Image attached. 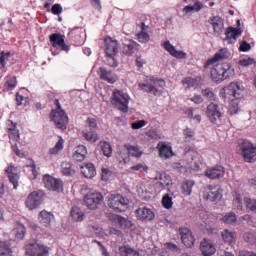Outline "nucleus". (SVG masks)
<instances>
[{
  "label": "nucleus",
  "mask_w": 256,
  "mask_h": 256,
  "mask_svg": "<svg viewBox=\"0 0 256 256\" xmlns=\"http://www.w3.org/2000/svg\"><path fill=\"white\" fill-rule=\"evenodd\" d=\"M235 75L231 64H214L212 65V69L210 71V76L212 81L215 83H221L225 81V79H229V77H233Z\"/></svg>",
  "instance_id": "1"
},
{
  "label": "nucleus",
  "mask_w": 256,
  "mask_h": 256,
  "mask_svg": "<svg viewBox=\"0 0 256 256\" xmlns=\"http://www.w3.org/2000/svg\"><path fill=\"white\" fill-rule=\"evenodd\" d=\"M110 101L118 111L129 113V101H131V97L123 90L114 89Z\"/></svg>",
  "instance_id": "2"
},
{
  "label": "nucleus",
  "mask_w": 256,
  "mask_h": 256,
  "mask_svg": "<svg viewBox=\"0 0 256 256\" xmlns=\"http://www.w3.org/2000/svg\"><path fill=\"white\" fill-rule=\"evenodd\" d=\"M58 109L52 110L50 113V119L55 123L57 129H61L65 131L67 129V124L69 123V117L67 113L63 109H61V104H59V100H57Z\"/></svg>",
  "instance_id": "3"
},
{
  "label": "nucleus",
  "mask_w": 256,
  "mask_h": 256,
  "mask_svg": "<svg viewBox=\"0 0 256 256\" xmlns=\"http://www.w3.org/2000/svg\"><path fill=\"white\" fill-rule=\"evenodd\" d=\"M241 155L247 163L256 161V145L249 140H243L239 145Z\"/></svg>",
  "instance_id": "4"
},
{
  "label": "nucleus",
  "mask_w": 256,
  "mask_h": 256,
  "mask_svg": "<svg viewBox=\"0 0 256 256\" xmlns=\"http://www.w3.org/2000/svg\"><path fill=\"white\" fill-rule=\"evenodd\" d=\"M129 205V199L123 197L121 194L111 195L108 199V207L117 213H123Z\"/></svg>",
  "instance_id": "5"
},
{
  "label": "nucleus",
  "mask_w": 256,
  "mask_h": 256,
  "mask_svg": "<svg viewBox=\"0 0 256 256\" xmlns=\"http://www.w3.org/2000/svg\"><path fill=\"white\" fill-rule=\"evenodd\" d=\"M203 197L206 201L214 203V201H221L223 197V189L221 186L210 184L204 189Z\"/></svg>",
  "instance_id": "6"
},
{
  "label": "nucleus",
  "mask_w": 256,
  "mask_h": 256,
  "mask_svg": "<svg viewBox=\"0 0 256 256\" xmlns=\"http://www.w3.org/2000/svg\"><path fill=\"white\" fill-rule=\"evenodd\" d=\"M103 201V194L101 192H89L84 196V205L91 210L97 209Z\"/></svg>",
  "instance_id": "7"
},
{
  "label": "nucleus",
  "mask_w": 256,
  "mask_h": 256,
  "mask_svg": "<svg viewBox=\"0 0 256 256\" xmlns=\"http://www.w3.org/2000/svg\"><path fill=\"white\" fill-rule=\"evenodd\" d=\"M206 116L208 117L209 121L213 123V125H217L219 121H221V117H223V112H221L219 105L211 102L207 106Z\"/></svg>",
  "instance_id": "8"
},
{
  "label": "nucleus",
  "mask_w": 256,
  "mask_h": 256,
  "mask_svg": "<svg viewBox=\"0 0 256 256\" xmlns=\"http://www.w3.org/2000/svg\"><path fill=\"white\" fill-rule=\"evenodd\" d=\"M222 91L224 92V97L229 101H235V99H240L241 93H243V90H241V86L239 85V83L235 82L230 83L229 86L223 88Z\"/></svg>",
  "instance_id": "9"
},
{
  "label": "nucleus",
  "mask_w": 256,
  "mask_h": 256,
  "mask_svg": "<svg viewBox=\"0 0 256 256\" xmlns=\"http://www.w3.org/2000/svg\"><path fill=\"white\" fill-rule=\"evenodd\" d=\"M145 83H139L138 87L141 89V91H144V93H152V95L157 96L161 95L160 90L157 88L155 83H157L158 79L155 76H147ZM150 81V83H149ZM154 83V84H151Z\"/></svg>",
  "instance_id": "10"
},
{
  "label": "nucleus",
  "mask_w": 256,
  "mask_h": 256,
  "mask_svg": "<svg viewBox=\"0 0 256 256\" xmlns=\"http://www.w3.org/2000/svg\"><path fill=\"white\" fill-rule=\"evenodd\" d=\"M25 249L29 256H49V249L37 242L26 245Z\"/></svg>",
  "instance_id": "11"
},
{
  "label": "nucleus",
  "mask_w": 256,
  "mask_h": 256,
  "mask_svg": "<svg viewBox=\"0 0 256 256\" xmlns=\"http://www.w3.org/2000/svg\"><path fill=\"white\" fill-rule=\"evenodd\" d=\"M39 228L42 231H47V229H51V223H53V220L55 219V216L53 213L48 212L47 210H42L39 213Z\"/></svg>",
  "instance_id": "12"
},
{
  "label": "nucleus",
  "mask_w": 256,
  "mask_h": 256,
  "mask_svg": "<svg viewBox=\"0 0 256 256\" xmlns=\"http://www.w3.org/2000/svg\"><path fill=\"white\" fill-rule=\"evenodd\" d=\"M50 43L55 49H61V51H69V45L65 44V36L59 33H53L49 36Z\"/></svg>",
  "instance_id": "13"
},
{
  "label": "nucleus",
  "mask_w": 256,
  "mask_h": 256,
  "mask_svg": "<svg viewBox=\"0 0 256 256\" xmlns=\"http://www.w3.org/2000/svg\"><path fill=\"white\" fill-rule=\"evenodd\" d=\"M42 201H43V193L34 191L28 195L25 205L28 209L33 210V209H37V207L41 205Z\"/></svg>",
  "instance_id": "14"
},
{
  "label": "nucleus",
  "mask_w": 256,
  "mask_h": 256,
  "mask_svg": "<svg viewBox=\"0 0 256 256\" xmlns=\"http://www.w3.org/2000/svg\"><path fill=\"white\" fill-rule=\"evenodd\" d=\"M43 182L48 191H59L63 187L61 179L54 178L49 174L43 176Z\"/></svg>",
  "instance_id": "15"
},
{
  "label": "nucleus",
  "mask_w": 256,
  "mask_h": 256,
  "mask_svg": "<svg viewBox=\"0 0 256 256\" xmlns=\"http://www.w3.org/2000/svg\"><path fill=\"white\" fill-rule=\"evenodd\" d=\"M179 235L181 237L183 245H185V247H188V249L195 245V237L193 236V233H191V230L189 228L180 227Z\"/></svg>",
  "instance_id": "16"
},
{
  "label": "nucleus",
  "mask_w": 256,
  "mask_h": 256,
  "mask_svg": "<svg viewBox=\"0 0 256 256\" xmlns=\"http://www.w3.org/2000/svg\"><path fill=\"white\" fill-rule=\"evenodd\" d=\"M98 75L102 81H106V83H109L110 85L117 83V75L113 73V71L107 70L105 67H100L98 69Z\"/></svg>",
  "instance_id": "17"
},
{
  "label": "nucleus",
  "mask_w": 256,
  "mask_h": 256,
  "mask_svg": "<svg viewBox=\"0 0 256 256\" xmlns=\"http://www.w3.org/2000/svg\"><path fill=\"white\" fill-rule=\"evenodd\" d=\"M205 175L208 179H223V177H225V168L223 166L207 168Z\"/></svg>",
  "instance_id": "18"
},
{
  "label": "nucleus",
  "mask_w": 256,
  "mask_h": 256,
  "mask_svg": "<svg viewBox=\"0 0 256 256\" xmlns=\"http://www.w3.org/2000/svg\"><path fill=\"white\" fill-rule=\"evenodd\" d=\"M163 47L172 57H175L176 59H187V53L177 50L169 40L164 42Z\"/></svg>",
  "instance_id": "19"
},
{
  "label": "nucleus",
  "mask_w": 256,
  "mask_h": 256,
  "mask_svg": "<svg viewBox=\"0 0 256 256\" xmlns=\"http://www.w3.org/2000/svg\"><path fill=\"white\" fill-rule=\"evenodd\" d=\"M208 23L212 25L214 33L217 35H221L223 33V29L225 27V22L221 16H211L208 19Z\"/></svg>",
  "instance_id": "20"
},
{
  "label": "nucleus",
  "mask_w": 256,
  "mask_h": 256,
  "mask_svg": "<svg viewBox=\"0 0 256 256\" xmlns=\"http://www.w3.org/2000/svg\"><path fill=\"white\" fill-rule=\"evenodd\" d=\"M157 148L159 151V156L162 159H171V157L175 155V153H173V147L166 142H159Z\"/></svg>",
  "instance_id": "21"
},
{
  "label": "nucleus",
  "mask_w": 256,
  "mask_h": 256,
  "mask_svg": "<svg viewBox=\"0 0 256 256\" xmlns=\"http://www.w3.org/2000/svg\"><path fill=\"white\" fill-rule=\"evenodd\" d=\"M135 213L140 221H153L155 219V213L147 207L138 208Z\"/></svg>",
  "instance_id": "22"
},
{
  "label": "nucleus",
  "mask_w": 256,
  "mask_h": 256,
  "mask_svg": "<svg viewBox=\"0 0 256 256\" xmlns=\"http://www.w3.org/2000/svg\"><path fill=\"white\" fill-rule=\"evenodd\" d=\"M227 49H220L213 58H210L204 64V69H209L213 67L217 63V61H223V59H227Z\"/></svg>",
  "instance_id": "23"
},
{
  "label": "nucleus",
  "mask_w": 256,
  "mask_h": 256,
  "mask_svg": "<svg viewBox=\"0 0 256 256\" xmlns=\"http://www.w3.org/2000/svg\"><path fill=\"white\" fill-rule=\"evenodd\" d=\"M200 250L202 252V255L204 256H211L215 255L217 249L215 248V245H213V242L211 240L204 239L200 244Z\"/></svg>",
  "instance_id": "24"
},
{
  "label": "nucleus",
  "mask_w": 256,
  "mask_h": 256,
  "mask_svg": "<svg viewBox=\"0 0 256 256\" xmlns=\"http://www.w3.org/2000/svg\"><path fill=\"white\" fill-rule=\"evenodd\" d=\"M6 173L14 189H17V187H19V169H17L15 166H9L6 170Z\"/></svg>",
  "instance_id": "25"
},
{
  "label": "nucleus",
  "mask_w": 256,
  "mask_h": 256,
  "mask_svg": "<svg viewBox=\"0 0 256 256\" xmlns=\"http://www.w3.org/2000/svg\"><path fill=\"white\" fill-rule=\"evenodd\" d=\"M80 171L86 179H93L97 175V169L93 163H87L84 166H81Z\"/></svg>",
  "instance_id": "26"
},
{
  "label": "nucleus",
  "mask_w": 256,
  "mask_h": 256,
  "mask_svg": "<svg viewBox=\"0 0 256 256\" xmlns=\"http://www.w3.org/2000/svg\"><path fill=\"white\" fill-rule=\"evenodd\" d=\"M139 44L133 41L132 39H124L123 41V53L124 55H133L135 53V49Z\"/></svg>",
  "instance_id": "27"
},
{
  "label": "nucleus",
  "mask_w": 256,
  "mask_h": 256,
  "mask_svg": "<svg viewBox=\"0 0 256 256\" xmlns=\"http://www.w3.org/2000/svg\"><path fill=\"white\" fill-rule=\"evenodd\" d=\"M85 157H87V147L84 145H79L75 148V151L72 155L74 161H85Z\"/></svg>",
  "instance_id": "28"
},
{
  "label": "nucleus",
  "mask_w": 256,
  "mask_h": 256,
  "mask_svg": "<svg viewBox=\"0 0 256 256\" xmlns=\"http://www.w3.org/2000/svg\"><path fill=\"white\" fill-rule=\"evenodd\" d=\"M241 35H243L241 28H234L230 26L225 31L226 41H231V39L237 41L238 37H241Z\"/></svg>",
  "instance_id": "29"
},
{
  "label": "nucleus",
  "mask_w": 256,
  "mask_h": 256,
  "mask_svg": "<svg viewBox=\"0 0 256 256\" xmlns=\"http://www.w3.org/2000/svg\"><path fill=\"white\" fill-rule=\"evenodd\" d=\"M82 137L89 143H97L99 141V134L95 130L85 129L82 131Z\"/></svg>",
  "instance_id": "30"
},
{
  "label": "nucleus",
  "mask_w": 256,
  "mask_h": 256,
  "mask_svg": "<svg viewBox=\"0 0 256 256\" xmlns=\"http://www.w3.org/2000/svg\"><path fill=\"white\" fill-rule=\"evenodd\" d=\"M141 29H142L141 32L138 33V35H137V39H138L139 43H149V41L151 40V37L147 33L149 26L145 25V23L142 22Z\"/></svg>",
  "instance_id": "31"
},
{
  "label": "nucleus",
  "mask_w": 256,
  "mask_h": 256,
  "mask_svg": "<svg viewBox=\"0 0 256 256\" xmlns=\"http://www.w3.org/2000/svg\"><path fill=\"white\" fill-rule=\"evenodd\" d=\"M156 179L158 180L157 185L161 189V191H163V189H165L166 187H169V185H171L172 183L171 176L167 174H159Z\"/></svg>",
  "instance_id": "32"
},
{
  "label": "nucleus",
  "mask_w": 256,
  "mask_h": 256,
  "mask_svg": "<svg viewBox=\"0 0 256 256\" xmlns=\"http://www.w3.org/2000/svg\"><path fill=\"white\" fill-rule=\"evenodd\" d=\"M105 53L106 55H117L119 53V43H117V40H110L106 43Z\"/></svg>",
  "instance_id": "33"
},
{
  "label": "nucleus",
  "mask_w": 256,
  "mask_h": 256,
  "mask_svg": "<svg viewBox=\"0 0 256 256\" xmlns=\"http://www.w3.org/2000/svg\"><path fill=\"white\" fill-rule=\"evenodd\" d=\"M222 239L224 243H228L229 245H233L237 239V234L229 229H225L222 231Z\"/></svg>",
  "instance_id": "34"
},
{
  "label": "nucleus",
  "mask_w": 256,
  "mask_h": 256,
  "mask_svg": "<svg viewBox=\"0 0 256 256\" xmlns=\"http://www.w3.org/2000/svg\"><path fill=\"white\" fill-rule=\"evenodd\" d=\"M125 147L130 157H136V159H140V157H143V150H141L139 146H133L131 144H128Z\"/></svg>",
  "instance_id": "35"
},
{
  "label": "nucleus",
  "mask_w": 256,
  "mask_h": 256,
  "mask_svg": "<svg viewBox=\"0 0 256 256\" xmlns=\"http://www.w3.org/2000/svg\"><path fill=\"white\" fill-rule=\"evenodd\" d=\"M70 215L74 221L79 223L85 219V213L79 207H72Z\"/></svg>",
  "instance_id": "36"
},
{
  "label": "nucleus",
  "mask_w": 256,
  "mask_h": 256,
  "mask_svg": "<svg viewBox=\"0 0 256 256\" xmlns=\"http://www.w3.org/2000/svg\"><path fill=\"white\" fill-rule=\"evenodd\" d=\"M203 9V4L199 1H195L194 5H187L183 8V13L186 15L189 13H192V11H196V13H199Z\"/></svg>",
  "instance_id": "37"
},
{
  "label": "nucleus",
  "mask_w": 256,
  "mask_h": 256,
  "mask_svg": "<svg viewBox=\"0 0 256 256\" xmlns=\"http://www.w3.org/2000/svg\"><path fill=\"white\" fill-rule=\"evenodd\" d=\"M61 167H62L61 171L63 175L71 177L75 173V169L73 168V165L70 162H67V161L62 162Z\"/></svg>",
  "instance_id": "38"
},
{
  "label": "nucleus",
  "mask_w": 256,
  "mask_h": 256,
  "mask_svg": "<svg viewBox=\"0 0 256 256\" xmlns=\"http://www.w3.org/2000/svg\"><path fill=\"white\" fill-rule=\"evenodd\" d=\"M193 187H195V180H186L182 184V191L184 195H191L193 193Z\"/></svg>",
  "instance_id": "39"
},
{
  "label": "nucleus",
  "mask_w": 256,
  "mask_h": 256,
  "mask_svg": "<svg viewBox=\"0 0 256 256\" xmlns=\"http://www.w3.org/2000/svg\"><path fill=\"white\" fill-rule=\"evenodd\" d=\"M101 151L105 157H111L113 155V146L107 141L100 142Z\"/></svg>",
  "instance_id": "40"
},
{
  "label": "nucleus",
  "mask_w": 256,
  "mask_h": 256,
  "mask_svg": "<svg viewBox=\"0 0 256 256\" xmlns=\"http://www.w3.org/2000/svg\"><path fill=\"white\" fill-rule=\"evenodd\" d=\"M13 231L16 239H23V237H25V225L22 223H16Z\"/></svg>",
  "instance_id": "41"
},
{
  "label": "nucleus",
  "mask_w": 256,
  "mask_h": 256,
  "mask_svg": "<svg viewBox=\"0 0 256 256\" xmlns=\"http://www.w3.org/2000/svg\"><path fill=\"white\" fill-rule=\"evenodd\" d=\"M11 57V52H2L0 56V69L5 73L7 71V61Z\"/></svg>",
  "instance_id": "42"
},
{
  "label": "nucleus",
  "mask_w": 256,
  "mask_h": 256,
  "mask_svg": "<svg viewBox=\"0 0 256 256\" xmlns=\"http://www.w3.org/2000/svg\"><path fill=\"white\" fill-rule=\"evenodd\" d=\"M64 145H65V140L60 137V139L55 144V146L49 150L50 155H57V154H59V151H63Z\"/></svg>",
  "instance_id": "43"
},
{
  "label": "nucleus",
  "mask_w": 256,
  "mask_h": 256,
  "mask_svg": "<svg viewBox=\"0 0 256 256\" xmlns=\"http://www.w3.org/2000/svg\"><path fill=\"white\" fill-rule=\"evenodd\" d=\"M13 251L7 242H0V256H12Z\"/></svg>",
  "instance_id": "44"
},
{
  "label": "nucleus",
  "mask_w": 256,
  "mask_h": 256,
  "mask_svg": "<svg viewBox=\"0 0 256 256\" xmlns=\"http://www.w3.org/2000/svg\"><path fill=\"white\" fill-rule=\"evenodd\" d=\"M222 221L228 225H233V223H237V215L234 212L227 213L222 218Z\"/></svg>",
  "instance_id": "45"
},
{
  "label": "nucleus",
  "mask_w": 256,
  "mask_h": 256,
  "mask_svg": "<svg viewBox=\"0 0 256 256\" xmlns=\"http://www.w3.org/2000/svg\"><path fill=\"white\" fill-rule=\"evenodd\" d=\"M86 129H88V131H97V129H99V126L97 125V119L87 118Z\"/></svg>",
  "instance_id": "46"
},
{
  "label": "nucleus",
  "mask_w": 256,
  "mask_h": 256,
  "mask_svg": "<svg viewBox=\"0 0 256 256\" xmlns=\"http://www.w3.org/2000/svg\"><path fill=\"white\" fill-rule=\"evenodd\" d=\"M162 205L164 209H172L173 208V198L169 196V194H165L162 198Z\"/></svg>",
  "instance_id": "47"
},
{
  "label": "nucleus",
  "mask_w": 256,
  "mask_h": 256,
  "mask_svg": "<svg viewBox=\"0 0 256 256\" xmlns=\"http://www.w3.org/2000/svg\"><path fill=\"white\" fill-rule=\"evenodd\" d=\"M233 205L235 209H238V211L243 210V199L241 198V195L238 193H235Z\"/></svg>",
  "instance_id": "48"
},
{
  "label": "nucleus",
  "mask_w": 256,
  "mask_h": 256,
  "mask_svg": "<svg viewBox=\"0 0 256 256\" xmlns=\"http://www.w3.org/2000/svg\"><path fill=\"white\" fill-rule=\"evenodd\" d=\"M244 201L246 203V209H248V211H252V213H256V200L245 198Z\"/></svg>",
  "instance_id": "49"
},
{
  "label": "nucleus",
  "mask_w": 256,
  "mask_h": 256,
  "mask_svg": "<svg viewBox=\"0 0 256 256\" xmlns=\"http://www.w3.org/2000/svg\"><path fill=\"white\" fill-rule=\"evenodd\" d=\"M6 86L10 91H13L17 87V77L9 76L6 79Z\"/></svg>",
  "instance_id": "50"
},
{
  "label": "nucleus",
  "mask_w": 256,
  "mask_h": 256,
  "mask_svg": "<svg viewBox=\"0 0 256 256\" xmlns=\"http://www.w3.org/2000/svg\"><path fill=\"white\" fill-rule=\"evenodd\" d=\"M202 95L209 101H215V93L213 92V90L211 88H206V89L202 90Z\"/></svg>",
  "instance_id": "51"
},
{
  "label": "nucleus",
  "mask_w": 256,
  "mask_h": 256,
  "mask_svg": "<svg viewBox=\"0 0 256 256\" xmlns=\"http://www.w3.org/2000/svg\"><path fill=\"white\" fill-rule=\"evenodd\" d=\"M8 135L12 141H18L20 138L19 130L15 129V126H13V128H9Z\"/></svg>",
  "instance_id": "52"
},
{
  "label": "nucleus",
  "mask_w": 256,
  "mask_h": 256,
  "mask_svg": "<svg viewBox=\"0 0 256 256\" xmlns=\"http://www.w3.org/2000/svg\"><path fill=\"white\" fill-rule=\"evenodd\" d=\"M147 137H149V139H153L154 141H160L161 139V134H159V132H157V130H149L146 133Z\"/></svg>",
  "instance_id": "53"
},
{
  "label": "nucleus",
  "mask_w": 256,
  "mask_h": 256,
  "mask_svg": "<svg viewBox=\"0 0 256 256\" xmlns=\"http://www.w3.org/2000/svg\"><path fill=\"white\" fill-rule=\"evenodd\" d=\"M106 65H109V67H117V60L115 59V55H106Z\"/></svg>",
  "instance_id": "54"
},
{
  "label": "nucleus",
  "mask_w": 256,
  "mask_h": 256,
  "mask_svg": "<svg viewBox=\"0 0 256 256\" xmlns=\"http://www.w3.org/2000/svg\"><path fill=\"white\" fill-rule=\"evenodd\" d=\"M145 125H147V121L138 120V121H135L131 124V128L134 129V130L143 129V127H145Z\"/></svg>",
  "instance_id": "55"
},
{
  "label": "nucleus",
  "mask_w": 256,
  "mask_h": 256,
  "mask_svg": "<svg viewBox=\"0 0 256 256\" xmlns=\"http://www.w3.org/2000/svg\"><path fill=\"white\" fill-rule=\"evenodd\" d=\"M50 11H52L53 15H61L63 13V7L61 4H54Z\"/></svg>",
  "instance_id": "56"
},
{
  "label": "nucleus",
  "mask_w": 256,
  "mask_h": 256,
  "mask_svg": "<svg viewBox=\"0 0 256 256\" xmlns=\"http://www.w3.org/2000/svg\"><path fill=\"white\" fill-rule=\"evenodd\" d=\"M125 256H139V252L135 251L129 246L124 247Z\"/></svg>",
  "instance_id": "57"
},
{
  "label": "nucleus",
  "mask_w": 256,
  "mask_h": 256,
  "mask_svg": "<svg viewBox=\"0 0 256 256\" xmlns=\"http://www.w3.org/2000/svg\"><path fill=\"white\" fill-rule=\"evenodd\" d=\"M251 49V44H249L247 41H242L239 47V51L242 53H247Z\"/></svg>",
  "instance_id": "58"
},
{
  "label": "nucleus",
  "mask_w": 256,
  "mask_h": 256,
  "mask_svg": "<svg viewBox=\"0 0 256 256\" xmlns=\"http://www.w3.org/2000/svg\"><path fill=\"white\" fill-rule=\"evenodd\" d=\"M253 63H255L253 58H246L239 61V65H241V67H249V65H253Z\"/></svg>",
  "instance_id": "59"
},
{
  "label": "nucleus",
  "mask_w": 256,
  "mask_h": 256,
  "mask_svg": "<svg viewBox=\"0 0 256 256\" xmlns=\"http://www.w3.org/2000/svg\"><path fill=\"white\" fill-rule=\"evenodd\" d=\"M184 136L188 141H192L193 137H195V132L191 128H186L184 130Z\"/></svg>",
  "instance_id": "60"
},
{
  "label": "nucleus",
  "mask_w": 256,
  "mask_h": 256,
  "mask_svg": "<svg viewBox=\"0 0 256 256\" xmlns=\"http://www.w3.org/2000/svg\"><path fill=\"white\" fill-rule=\"evenodd\" d=\"M132 171H147L149 167L147 165L139 163L131 167Z\"/></svg>",
  "instance_id": "61"
},
{
  "label": "nucleus",
  "mask_w": 256,
  "mask_h": 256,
  "mask_svg": "<svg viewBox=\"0 0 256 256\" xmlns=\"http://www.w3.org/2000/svg\"><path fill=\"white\" fill-rule=\"evenodd\" d=\"M190 101L195 103V105H201V103H203V97L201 95H194L190 98Z\"/></svg>",
  "instance_id": "62"
},
{
  "label": "nucleus",
  "mask_w": 256,
  "mask_h": 256,
  "mask_svg": "<svg viewBox=\"0 0 256 256\" xmlns=\"http://www.w3.org/2000/svg\"><path fill=\"white\" fill-rule=\"evenodd\" d=\"M42 3L44 5V9L49 12L51 11V5L55 3V0H42Z\"/></svg>",
  "instance_id": "63"
},
{
  "label": "nucleus",
  "mask_w": 256,
  "mask_h": 256,
  "mask_svg": "<svg viewBox=\"0 0 256 256\" xmlns=\"http://www.w3.org/2000/svg\"><path fill=\"white\" fill-rule=\"evenodd\" d=\"M110 173H111V171H109V169L102 168V180L107 181L109 179V174Z\"/></svg>",
  "instance_id": "64"
}]
</instances>
